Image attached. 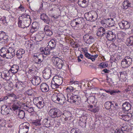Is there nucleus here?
I'll return each instance as SVG.
<instances>
[{
	"mask_svg": "<svg viewBox=\"0 0 133 133\" xmlns=\"http://www.w3.org/2000/svg\"><path fill=\"white\" fill-rule=\"evenodd\" d=\"M21 17H24L23 18V24H22V21L20 19L19 20V18L18 19V26L22 28L29 27L31 21L30 16L27 14H23L22 15Z\"/></svg>",
	"mask_w": 133,
	"mask_h": 133,
	"instance_id": "nucleus-1",
	"label": "nucleus"
},
{
	"mask_svg": "<svg viewBox=\"0 0 133 133\" xmlns=\"http://www.w3.org/2000/svg\"><path fill=\"white\" fill-rule=\"evenodd\" d=\"M63 77L60 75H56L54 77L51 83V87L53 89L58 88L62 83Z\"/></svg>",
	"mask_w": 133,
	"mask_h": 133,
	"instance_id": "nucleus-2",
	"label": "nucleus"
},
{
	"mask_svg": "<svg viewBox=\"0 0 133 133\" xmlns=\"http://www.w3.org/2000/svg\"><path fill=\"white\" fill-rule=\"evenodd\" d=\"M67 101L71 103L79 105L81 103V98L78 95H75L73 96L68 94H67Z\"/></svg>",
	"mask_w": 133,
	"mask_h": 133,
	"instance_id": "nucleus-3",
	"label": "nucleus"
},
{
	"mask_svg": "<svg viewBox=\"0 0 133 133\" xmlns=\"http://www.w3.org/2000/svg\"><path fill=\"white\" fill-rule=\"evenodd\" d=\"M117 34V31L114 29L111 31H107L105 35L107 38L109 40L114 41L116 39V35Z\"/></svg>",
	"mask_w": 133,
	"mask_h": 133,
	"instance_id": "nucleus-4",
	"label": "nucleus"
},
{
	"mask_svg": "<svg viewBox=\"0 0 133 133\" xmlns=\"http://www.w3.org/2000/svg\"><path fill=\"white\" fill-rule=\"evenodd\" d=\"M52 62L57 69H61L64 65V62L61 59L59 58L54 57L52 58Z\"/></svg>",
	"mask_w": 133,
	"mask_h": 133,
	"instance_id": "nucleus-5",
	"label": "nucleus"
},
{
	"mask_svg": "<svg viewBox=\"0 0 133 133\" xmlns=\"http://www.w3.org/2000/svg\"><path fill=\"white\" fill-rule=\"evenodd\" d=\"M97 15L96 12L91 11L85 13L84 17L87 21L93 22L96 19Z\"/></svg>",
	"mask_w": 133,
	"mask_h": 133,
	"instance_id": "nucleus-6",
	"label": "nucleus"
},
{
	"mask_svg": "<svg viewBox=\"0 0 133 133\" xmlns=\"http://www.w3.org/2000/svg\"><path fill=\"white\" fill-rule=\"evenodd\" d=\"M61 111L58 109L52 108L49 111L48 114L49 116L53 118L58 117L61 115Z\"/></svg>",
	"mask_w": 133,
	"mask_h": 133,
	"instance_id": "nucleus-7",
	"label": "nucleus"
},
{
	"mask_svg": "<svg viewBox=\"0 0 133 133\" xmlns=\"http://www.w3.org/2000/svg\"><path fill=\"white\" fill-rule=\"evenodd\" d=\"M132 58L127 56L123 59L121 62V66L123 68L128 67L131 65L132 62Z\"/></svg>",
	"mask_w": 133,
	"mask_h": 133,
	"instance_id": "nucleus-8",
	"label": "nucleus"
},
{
	"mask_svg": "<svg viewBox=\"0 0 133 133\" xmlns=\"http://www.w3.org/2000/svg\"><path fill=\"white\" fill-rule=\"evenodd\" d=\"M41 97H37L33 101L34 103H36V106L39 109L42 108L45 105V103L43 99Z\"/></svg>",
	"mask_w": 133,
	"mask_h": 133,
	"instance_id": "nucleus-9",
	"label": "nucleus"
},
{
	"mask_svg": "<svg viewBox=\"0 0 133 133\" xmlns=\"http://www.w3.org/2000/svg\"><path fill=\"white\" fill-rule=\"evenodd\" d=\"M8 41V36L3 31L0 34V43L2 44H5Z\"/></svg>",
	"mask_w": 133,
	"mask_h": 133,
	"instance_id": "nucleus-10",
	"label": "nucleus"
},
{
	"mask_svg": "<svg viewBox=\"0 0 133 133\" xmlns=\"http://www.w3.org/2000/svg\"><path fill=\"white\" fill-rule=\"evenodd\" d=\"M1 112L4 115H6L9 114L12 110L10 106L5 105H3L1 108Z\"/></svg>",
	"mask_w": 133,
	"mask_h": 133,
	"instance_id": "nucleus-11",
	"label": "nucleus"
},
{
	"mask_svg": "<svg viewBox=\"0 0 133 133\" xmlns=\"http://www.w3.org/2000/svg\"><path fill=\"white\" fill-rule=\"evenodd\" d=\"M1 77L6 81H9L11 79L9 71L4 70L1 73Z\"/></svg>",
	"mask_w": 133,
	"mask_h": 133,
	"instance_id": "nucleus-12",
	"label": "nucleus"
},
{
	"mask_svg": "<svg viewBox=\"0 0 133 133\" xmlns=\"http://www.w3.org/2000/svg\"><path fill=\"white\" fill-rule=\"evenodd\" d=\"M83 20L79 18L72 20L70 23L71 26L73 27H76L81 25Z\"/></svg>",
	"mask_w": 133,
	"mask_h": 133,
	"instance_id": "nucleus-13",
	"label": "nucleus"
},
{
	"mask_svg": "<svg viewBox=\"0 0 133 133\" xmlns=\"http://www.w3.org/2000/svg\"><path fill=\"white\" fill-rule=\"evenodd\" d=\"M119 26L121 29H127L130 26V23L127 21H122L118 24Z\"/></svg>",
	"mask_w": 133,
	"mask_h": 133,
	"instance_id": "nucleus-14",
	"label": "nucleus"
},
{
	"mask_svg": "<svg viewBox=\"0 0 133 133\" xmlns=\"http://www.w3.org/2000/svg\"><path fill=\"white\" fill-rule=\"evenodd\" d=\"M26 125L23 126H19V130L18 131L19 133H28V132L29 127V124L28 123H26Z\"/></svg>",
	"mask_w": 133,
	"mask_h": 133,
	"instance_id": "nucleus-15",
	"label": "nucleus"
},
{
	"mask_svg": "<svg viewBox=\"0 0 133 133\" xmlns=\"http://www.w3.org/2000/svg\"><path fill=\"white\" fill-rule=\"evenodd\" d=\"M30 80L32 84L35 85H38L41 82L40 78L38 76H34Z\"/></svg>",
	"mask_w": 133,
	"mask_h": 133,
	"instance_id": "nucleus-16",
	"label": "nucleus"
},
{
	"mask_svg": "<svg viewBox=\"0 0 133 133\" xmlns=\"http://www.w3.org/2000/svg\"><path fill=\"white\" fill-rule=\"evenodd\" d=\"M43 76L44 78L47 79L50 78L51 75V70L46 68L43 71Z\"/></svg>",
	"mask_w": 133,
	"mask_h": 133,
	"instance_id": "nucleus-17",
	"label": "nucleus"
},
{
	"mask_svg": "<svg viewBox=\"0 0 133 133\" xmlns=\"http://www.w3.org/2000/svg\"><path fill=\"white\" fill-rule=\"evenodd\" d=\"M58 103L63 104L66 102V99L63 94L61 93L57 94Z\"/></svg>",
	"mask_w": 133,
	"mask_h": 133,
	"instance_id": "nucleus-18",
	"label": "nucleus"
},
{
	"mask_svg": "<svg viewBox=\"0 0 133 133\" xmlns=\"http://www.w3.org/2000/svg\"><path fill=\"white\" fill-rule=\"evenodd\" d=\"M105 33V29L103 27H101L98 28L97 33V36L99 37L103 36Z\"/></svg>",
	"mask_w": 133,
	"mask_h": 133,
	"instance_id": "nucleus-19",
	"label": "nucleus"
},
{
	"mask_svg": "<svg viewBox=\"0 0 133 133\" xmlns=\"http://www.w3.org/2000/svg\"><path fill=\"white\" fill-rule=\"evenodd\" d=\"M78 3L80 7L83 8L86 7L88 5L87 0H78Z\"/></svg>",
	"mask_w": 133,
	"mask_h": 133,
	"instance_id": "nucleus-20",
	"label": "nucleus"
},
{
	"mask_svg": "<svg viewBox=\"0 0 133 133\" xmlns=\"http://www.w3.org/2000/svg\"><path fill=\"white\" fill-rule=\"evenodd\" d=\"M25 52V50L24 49H21L17 51L16 55L17 58L20 59L22 57Z\"/></svg>",
	"mask_w": 133,
	"mask_h": 133,
	"instance_id": "nucleus-21",
	"label": "nucleus"
},
{
	"mask_svg": "<svg viewBox=\"0 0 133 133\" xmlns=\"http://www.w3.org/2000/svg\"><path fill=\"white\" fill-rule=\"evenodd\" d=\"M43 56L42 54H39L38 57L33 59L34 62L37 64H40L43 61Z\"/></svg>",
	"mask_w": 133,
	"mask_h": 133,
	"instance_id": "nucleus-22",
	"label": "nucleus"
},
{
	"mask_svg": "<svg viewBox=\"0 0 133 133\" xmlns=\"http://www.w3.org/2000/svg\"><path fill=\"white\" fill-rule=\"evenodd\" d=\"M56 43L54 40L52 39L50 41L49 43L47 46L51 50H52L55 48L56 47Z\"/></svg>",
	"mask_w": 133,
	"mask_h": 133,
	"instance_id": "nucleus-23",
	"label": "nucleus"
},
{
	"mask_svg": "<svg viewBox=\"0 0 133 133\" xmlns=\"http://www.w3.org/2000/svg\"><path fill=\"white\" fill-rule=\"evenodd\" d=\"M40 18L46 24H48L50 22V19H49L48 16L45 14L44 13L42 14L40 16Z\"/></svg>",
	"mask_w": 133,
	"mask_h": 133,
	"instance_id": "nucleus-24",
	"label": "nucleus"
},
{
	"mask_svg": "<svg viewBox=\"0 0 133 133\" xmlns=\"http://www.w3.org/2000/svg\"><path fill=\"white\" fill-rule=\"evenodd\" d=\"M41 88L42 91L44 92H46L49 90L48 85L45 83H43L41 84Z\"/></svg>",
	"mask_w": 133,
	"mask_h": 133,
	"instance_id": "nucleus-25",
	"label": "nucleus"
},
{
	"mask_svg": "<svg viewBox=\"0 0 133 133\" xmlns=\"http://www.w3.org/2000/svg\"><path fill=\"white\" fill-rule=\"evenodd\" d=\"M123 109L124 111H128L131 108V105L128 102H126L122 105Z\"/></svg>",
	"mask_w": 133,
	"mask_h": 133,
	"instance_id": "nucleus-26",
	"label": "nucleus"
},
{
	"mask_svg": "<svg viewBox=\"0 0 133 133\" xmlns=\"http://www.w3.org/2000/svg\"><path fill=\"white\" fill-rule=\"evenodd\" d=\"M19 68V66L18 65L14 64L11 66V68L9 71H11L12 73L15 74L18 71Z\"/></svg>",
	"mask_w": 133,
	"mask_h": 133,
	"instance_id": "nucleus-27",
	"label": "nucleus"
},
{
	"mask_svg": "<svg viewBox=\"0 0 133 133\" xmlns=\"http://www.w3.org/2000/svg\"><path fill=\"white\" fill-rule=\"evenodd\" d=\"M0 51H1L0 52V56L4 58L6 57V54L8 51L7 49L5 47H3L0 50Z\"/></svg>",
	"mask_w": 133,
	"mask_h": 133,
	"instance_id": "nucleus-28",
	"label": "nucleus"
},
{
	"mask_svg": "<svg viewBox=\"0 0 133 133\" xmlns=\"http://www.w3.org/2000/svg\"><path fill=\"white\" fill-rule=\"evenodd\" d=\"M51 50L47 46L43 49L41 50V52L44 55H50Z\"/></svg>",
	"mask_w": 133,
	"mask_h": 133,
	"instance_id": "nucleus-29",
	"label": "nucleus"
},
{
	"mask_svg": "<svg viewBox=\"0 0 133 133\" xmlns=\"http://www.w3.org/2000/svg\"><path fill=\"white\" fill-rule=\"evenodd\" d=\"M85 56L87 58L91 59L92 61H95L96 58L97 57L98 55L97 54L94 55H91L90 54L87 52L84 54Z\"/></svg>",
	"mask_w": 133,
	"mask_h": 133,
	"instance_id": "nucleus-30",
	"label": "nucleus"
},
{
	"mask_svg": "<svg viewBox=\"0 0 133 133\" xmlns=\"http://www.w3.org/2000/svg\"><path fill=\"white\" fill-rule=\"evenodd\" d=\"M131 3L129 2L128 0H124L122 3V5L123 6L122 8L123 9H127L130 6Z\"/></svg>",
	"mask_w": 133,
	"mask_h": 133,
	"instance_id": "nucleus-31",
	"label": "nucleus"
},
{
	"mask_svg": "<svg viewBox=\"0 0 133 133\" xmlns=\"http://www.w3.org/2000/svg\"><path fill=\"white\" fill-rule=\"evenodd\" d=\"M120 76H118L119 80L121 81H125L127 79L126 76L125 75V72H119Z\"/></svg>",
	"mask_w": 133,
	"mask_h": 133,
	"instance_id": "nucleus-32",
	"label": "nucleus"
},
{
	"mask_svg": "<svg viewBox=\"0 0 133 133\" xmlns=\"http://www.w3.org/2000/svg\"><path fill=\"white\" fill-rule=\"evenodd\" d=\"M126 44L128 46L133 45V36H131L127 39Z\"/></svg>",
	"mask_w": 133,
	"mask_h": 133,
	"instance_id": "nucleus-33",
	"label": "nucleus"
},
{
	"mask_svg": "<svg viewBox=\"0 0 133 133\" xmlns=\"http://www.w3.org/2000/svg\"><path fill=\"white\" fill-rule=\"evenodd\" d=\"M42 123L44 126L46 127H49L51 125L50 121H48V119L47 118L44 119L42 121Z\"/></svg>",
	"mask_w": 133,
	"mask_h": 133,
	"instance_id": "nucleus-34",
	"label": "nucleus"
},
{
	"mask_svg": "<svg viewBox=\"0 0 133 133\" xmlns=\"http://www.w3.org/2000/svg\"><path fill=\"white\" fill-rule=\"evenodd\" d=\"M89 94H88L87 92H86L85 94V96L87 98V101H88L89 100V101L92 102H93L94 101L95 99V96L89 95Z\"/></svg>",
	"mask_w": 133,
	"mask_h": 133,
	"instance_id": "nucleus-35",
	"label": "nucleus"
},
{
	"mask_svg": "<svg viewBox=\"0 0 133 133\" xmlns=\"http://www.w3.org/2000/svg\"><path fill=\"white\" fill-rule=\"evenodd\" d=\"M22 85V83L19 82L16 84V87L20 91H22L24 89V88Z\"/></svg>",
	"mask_w": 133,
	"mask_h": 133,
	"instance_id": "nucleus-36",
	"label": "nucleus"
},
{
	"mask_svg": "<svg viewBox=\"0 0 133 133\" xmlns=\"http://www.w3.org/2000/svg\"><path fill=\"white\" fill-rule=\"evenodd\" d=\"M24 109L29 113H31L34 111L33 107L28 106L27 105L24 106Z\"/></svg>",
	"mask_w": 133,
	"mask_h": 133,
	"instance_id": "nucleus-37",
	"label": "nucleus"
},
{
	"mask_svg": "<svg viewBox=\"0 0 133 133\" xmlns=\"http://www.w3.org/2000/svg\"><path fill=\"white\" fill-rule=\"evenodd\" d=\"M44 34H38L35 37V38L36 39V40L38 41H41L43 39V38L44 37Z\"/></svg>",
	"mask_w": 133,
	"mask_h": 133,
	"instance_id": "nucleus-38",
	"label": "nucleus"
},
{
	"mask_svg": "<svg viewBox=\"0 0 133 133\" xmlns=\"http://www.w3.org/2000/svg\"><path fill=\"white\" fill-rule=\"evenodd\" d=\"M107 21L109 27L114 26L115 25V22L112 18L108 19Z\"/></svg>",
	"mask_w": 133,
	"mask_h": 133,
	"instance_id": "nucleus-39",
	"label": "nucleus"
},
{
	"mask_svg": "<svg viewBox=\"0 0 133 133\" xmlns=\"http://www.w3.org/2000/svg\"><path fill=\"white\" fill-rule=\"evenodd\" d=\"M112 102L107 101L104 104V107L107 109H110L112 104Z\"/></svg>",
	"mask_w": 133,
	"mask_h": 133,
	"instance_id": "nucleus-40",
	"label": "nucleus"
},
{
	"mask_svg": "<svg viewBox=\"0 0 133 133\" xmlns=\"http://www.w3.org/2000/svg\"><path fill=\"white\" fill-rule=\"evenodd\" d=\"M89 110L90 111L94 113H96L98 111V110L97 109L95 108V107H93V106L91 105L89 106Z\"/></svg>",
	"mask_w": 133,
	"mask_h": 133,
	"instance_id": "nucleus-41",
	"label": "nucleus"
},
{
	"mask_svg": "<svg viewBox=\"0 0 133 133\" xmlns=\"http://www.w3.org/2000/svg\"><path fill=\"white\" fill-rule=\"evenodd\" d=\"M25 113L24 111L22 110H21L19 111V113L18 114V117L21 119H23L25 116Z\"/></svg>",
	"mask_w": 133,
	"mask_h": 133,
	"instance_id": "nucleus-42",
	"label": "nucleus"
},
{
	"mask_svg": "<svg viewBox=\"0 0 133 133\" xmlns=\"http://www.w3.org/2000/svg\"><path fill=\"white\" fill-rule=\"evenodd\" d=\"M32 28L33 29H36V30L39 28V24L37 22H34L32 24Z\"/></svg>",
	"mask_w": 133,
	"mask_h": 133,
	"instance_id": "nucleus-43",
	"label": "nucleus"
},
{
	"mask_svg": "<svg viewBox=\"0 0 133 133\" xmlns=\"http://www.w3.org/2000/svg\"><path fill=\"white\" fill-rule=\"evenodd\" d=\"M118 107V104L117 103H115L113 101L112 103L110 109L111 110H115L116 109H117Z\"/></svg>",
	"mask_w": 133,
	"mask_h": 133,
	"instance_id": "nucleus-44",
	"label": "nucleus"
},
{
	"mask_svg": "<svg viewBox=\"0 0 133 133\" xmlns=\"http://www.w3.org/2000/svg\"><path fill=\"white\" fill-rule=\"evenodd\" d=\"M101 23L103 26L104 27L107 28L109 27L107 20L104 19L101 21Z\"/></svg>",
	"mask_w": 133,
	"mask_h": 133,
	"instance_id": "nucleus-45",
	"label": "nucleus"
},
{
	"mask_svg": "<svg viewBox=\"0 0 133 133\" xmlns=\"http://www.w3.org/2000/svg\"><path fill=\"white\" fill-rule=\"evenodd\" d=\"M57 94H55L53 95L52 97V99L53 101L56 103H58Z\"/></svg>",
	"mask_w": 133,
	"mask_h": 133,
	"instance_id": "nucleus-46",
	"label": "nucleus"
},
{
	"mask_svg": "<svg viewBox=\"0 0 133 133\" xmlns=\"http://www.w3.org/2000/svg\"><path fill=\"white\" fill-rule=\"evenodd\" d=\"M64 115L65 117V120L66 121L68 120V118L71 117V114L69 112H64Z\"/></svg>",
	"mask_w": 133,
	"mask_h": 133,
	"instance_id": "nucleus-47",
	"label": "nucleus"
},
{
	"mask_svg": "<svg viewBox=\"0 0 133 133\" xmlns=\"http://www.w3.org/2000/svg\"><path fill=\"white\" fill-rule=\"evenodd\" d=\"M41 121L40 119L35 120L34 122H32L33 124V125L36 126L41 125L42 124Z\"/></svg>",
	"mask_w": 133,
	"mask_h": 133,
	"instance_id": "nucleus-48",
	"label": "nucleus"
},
{
	"mask_svg": "<svg viewBox=\"0 0 133 133\" xmlns=\"http://www.w3.org/2000/svg\"><path fill=\"white\" fill-rule=\"evenodd\" d=\"M8 52L12 54V55H15V50L12 47H10L7 49Z\"/></svg>",
	"mask_w": 133,
	"mask_h": 133,
	"instance_id": "nucleus-49",
	"label": "nucleus"
},
{
	"mask_svg": "<svg viewBox=\"0 0 133 133\" xmlns=\"http://www.w3.org/2000/svg\"><path fill=\"white\" fill-rule=\"evenodd\" d=\"M45 34L49 36H50L53 34L51 30L49 29L45 30V29H44Z\"/></svg>",
	"mask_w": 133,
	"mask_h": 133,
	"instance_id": "nucleus-50",
	"label": "nucleus"
},
{
	"mask_svg": "<svg viewBox=\"0 0 133 133\" xmlns=\"http://www.w3.org/2000/svg\"><path fill=\"white\" fill-rule=\"evenodd\" d=\"M71 133H81V131L77 128H73L71 131Z\"/></svg>",
	"mask_w": 133,
	"mask_h": 133,
	"instance_id": "nucleus-51",
	"label": "nucleus"
},
{
	"mask_svg": "<svg viewBox=\"0 0 133 133\" xmlns=\"http://www.w3.org/2000/svg\"><path fill=\"white\" fill-rule=\"evenodd\" d=\"M90 38L91 39H93V37L91 36H90L88 35H85L83 37V39L85 42L87 41Z\"/></svg>",
	"mask_w": 133,
	"mask_h": 133,
	"instance_id": "nucleus-52",
	"label": "nucleus"
},
{
	"mask_svg": "<svg viewBox=\"0 0 133 133\" xmlns=\"http://www.w3.org/2000/svg\"><path fill=\"white\" fill-rule=\"evenodd\" d=\"M15 56V55H12V54L8 52L7 51L6 58L7 59H11L12 58Z\"/></svg>",
	"mask_w": 133,
	"mask_h": 133,
	"instance_id": "nucleus-53",
	"label": "nucleus"
},
{
	"mask_svg": "<svg viewBox=\"0 0 133 133\" xmlns=\"http://www.w3.org/2000/svg\"><path fill=\"white\" fill-rule=\"evenodd\" d=\"M0 21H1L2 23L3 24H4L5 25H7V22L6 21L5 17L4 16L1 18L0 19Z\"/></svg>",
	"mask_w": 133,
	"mask_h": 133,
	"instance_id": "nucleus-54",
	"label": "nucleus"
},
{
	"mask_svg": "<svg viewBox=\"0 0 133 133\" xmlns=\"http://www.w3.org/2000/svg\"><path fill=\"white\" fill-rule=\"evenodd\" d=\"M130 116L128 114L124 115L123 117H120V118L121 119L125 121H127L128 120L129 118H130Z\"/></svg>",
	"mask_w": 133,
	"mask_h": 133,
	"instance_id": "nucleus-55",
	"label": "nucleus"
},
{
	"mask_svg": "<svg viewBox=\"0 0 133 133\" xmlns=\"http://www.w3.org/2000/svg\"><path fill=\"white\" fill-rule=\"evenodd\" d=\"M37 70V68L34 65H32L29 68V70L30 72L36 71Z\"/></svg>",
	"mask_w": 133,
	"mask_h": 133,
	"instance_id": "nucleus-56",
	"label": "nucleus"
},
{
	"mask_svg": "<svg viewBox=\"0 0 133 133\" xmlns=\"http://www.w3.org/2000/svg\"><path fill=\"white\" fill-rule=\"evenodd\" d=\"M108 66L107 64H106L104 63H102L99 64V66L100 67V68H104L107 67Z\"/></svg>",
	"mask_w": 133,
	"mask_h": 133,
	"instance_id": "nucleus-57",
	"label": "nucleus"
},
{
	"mask_svg": "<svg viewBox=\"0 0 133 133\" xmlns=\"http://www.w3.org/2000/svg\"><path fill=\"white\" fill-rule=\"evenodd\" d=\"M66 89L68 92H71L73 91L74 88L71 86L68 87Z\"/></svg>",
	"mask_w": 133,
	"mask_h": 133,
	"instance_id": "nucleus-58",
	"label": "nucleus"
},
{
	"mask_svg": "<svg viewBox=\"0 0 133 133\" xmlns=\"http://www.w3.org/2000/svg\"><path fill=\"white\" fill-rule=\"evenodd\" d=\"M9 97H13L15 99H17L19 98V97L18 96L15 95L14 93H12L9 94Z\"/></svg>",
	"mask_w": 133,
	"mask_h": 133,
	"instance_id": "nucleus-59",
	"label": "nucleus"
},
{
	"mask_svg": "<svg viewBox=\"0 0 133 133\" xmlns=\"http://www.w3.org/2000/svg\"><path fill=\"white\" fill-rule=\"evenodd\" d=\"M120 91L117 90H111L110 94L111 95H114L116 93L120 92Z\"/></svg>",
	"mask_w": 133,
	"mask_h": 133,
	"instance_id": "nucleus-60",
	"label": "nucleus"
},
{
	"mask_svg": "<svg viewBox=\"0 0 133 133\" xmlns=\"http://www.w3.org/2000/svg\"><path fill=\"white\" fill-rule=\"evenodd\" d=\"M18 107L15 103H14L12 107V109L14 111L18 109Z\"/></svg>",
	"mask_w": 133,
	"mask_h": 133,
	"instance_id": "nucleus-61",
	"label": "nucleus"
},
{
	"mask_svg": "<svg viewBox=\"0 0 133 133\" xmlns=\"http://www.w3.org/2000/svg\"><path fill=\"white\" fill-rule=\"evenodd\" d=\"M32 93V90H28L25 92V94H26L28 95V96H31Z\"/></svg>",
	"mask_w": 133,
	"mask_h": 133,
	"instance_id": "nucleus-62",
	"label": "nucleus"
},
{
	"mask_svg": "<svg viewBox=\"0 0 133 133\" xmlns=\"http://www.w3.org/2000/svg\"><path fill=\"white\" fill-rule=\"evenodd\" d=\"M123 131L119 129H116L114 133H124Z\"/></svg>",
	"mask_w": 133,
	"mask_h": 133,
	"instance_id": "nucleus-63",
	"label": "nucleus"
},
{
	"mask_svg": "<svg viewBox=\"0 0 133 133\" xmlns=\"http://www.w3.org/2000/svg\"><path fill=\"white\" fill-rule=\"evenodd\" d=\"M36 42L35 43L34 42H32L31 44H30L28 45L29 46H30V47L31 48H33L36 46Z\"/></svg>",
	"mask_w": 133,
	"mask_h": 133,
	"instance_id": "nucleus-64",
	"label": "nucleus"
}]
</instances>
